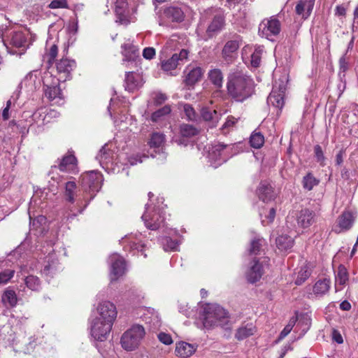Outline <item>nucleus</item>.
Segmentation results:
<instances>
[{"label": "nucleus", "mask_w": 358, "mask_h": 358, "mask_svg": "<svg viewBox=\"0 0 358 358\" xmlns=\"http://www.w3.org/2000/svg\"><path fill=\"white\" fill-rule=\"evenodd\" d=\"M227 87L230 96L237 101H243L253 94L254 82L249 76L236 71L229 76Z\"/></svg>", "instance_id": "obj_1"}, {"label": "nucleus", "mask_w": 358, "mask_h": 358, "mask_svg": "<svg viewBox=\"0 0 358 358\" xmlns=\"http://www.w3.org/2000/svg\"><path fill=\"white\" fill-rule=\"evenodd\" d=\"M203 324L207 329L220 326L230 329L228 313L217 304H206L203 308Z\"/></svg>", "instance_id": "obj_2"}, {"label": "nucleus", "mask_w": 358, "mask_h": 358, "mask_svg": "<svg viewBox=\"0 0 358 358\" xmlns=\"http://www.w3.org/2000/svg\"><path fill=\"white\" fill-rule=\"evenodd\" d=\"M145 336V329L141 325H134L123 334L121 337V344L124 349L133 350L140 344Z\"/></svg>", "instance_id": "obj_3"}, {"label": "nucleus", "mask_w": 358, "mask_h": 358, "mask_svg": "<svg viewBox=\"0 0 358 358\" xmlns=\"http://www.w3.org/2000/svg\"><path fill=\"white\" fill-rule=\"evenodd\" d=\"M82 185L85 192H88L93 198L101 187L102 175L95 171H92L82 175Z\"/></svg>", "instance_id": "obj_4"}, {"label": "nucleus", "mask_w": 358, "mask_h": 358, "mask_svg": "<svg viewBox=\"0 0 358 358\" xmlns=\"http://www.w3.org/2000/svg\"><path fill=\"white\" fill-rule=\"evenodd\" d=\"M280 22L275 16L264 19L259 25V35L271 41H273V36L280 34Z\"/></svg>", "instance_id": "obj_5"}, {"label": "nucleus", "mask_w": 358, "mask_h": 358, "mask_svg": "<svg viewBox=\"0 0 358 358\" xmlns=\"http://www.w3.org/2000/svg\"><path fill=\"white\" fill-rule=\"evenodd\" d=\"M242 44V38L240 35L234 34L226 42L222 50V57L228 64L234 62L237 51Z\"/></svg>", "instance_id": "obj_6"}, {"label": "nucleus", "mask_w": 358, "mask_h": 358, "mask_svg": "<svg viewBox=\"0 0 358 358\" xmlns=\"http://www.w3.org/2000/svg\"><path fill=\"white\" fill-rule=\"evenodd\" d=\"M185 13L181 7L171 6L165 7L159 12V24L164 25L166 22H181L185 20Z\"/></svg>", "instance_id": "obj_7"}, {"label": "nucleus", "mask_w": 358, "mask_h": 358, "mask_svg": "<svg viewBox=\"0 0 358 358\" xmlns=\"http://www.w3.org/2000/svg\"><path fill=\"white\" fill-rule=\"evenodd\" d=\"M113 324L95 318L91 326V334L95 340L103 341L106 340Z\"/></svg>", "instance_id": "obj_8"}, {"label": "nucleus", "mask_w": 358, "mask_h": 358, "mask_svg": "<svg viewBox=\"0 0 358 358\" xmlns=\"http://www.w3.org/2000/svg\"><path fill=\"white\" fill-rule=\"evenodd\" d=\"M97 312L99 316L96 317V319L109 323L113 324L117 317V310L115 306L108 301H104L99 303L97 306Z\"/></svg>", "instance_id": "obj_9"}, {"label": "nucleus", "mask_w": 358, "mask_h": 358, "mask_svg": "<svg viewBox=\"0 0 358 358\" xmlns=\"http://www.w3.org/2000/svg\"><path fill=\"white\" fill-rule=\"evenodd\" d=\"M189 51L182 49L179 53L173 54L169 59L162 62V69L169 72L175 70L178 65L183 64L188 58Z\"/></svg>", "instance_id": "obj_10"}, {"label": "nucleus", "mask_w": 358, "mask_h": 358, "mask_svg": "<svg viewBox=\"0 0 358 358\" xmlns=\"http://www.w3.org/2000/svg\"><path fill=\"white\" fill-rule=\"evenodd\" d=\"M225 24V18L223 15H214L206 30L204 39L208 40L216 36L222 31Z\"/></svg>", "instance_id": "obj_11"}, {"label": "nucleus", "mask_w": 358, "mask_h": 358, "mask_svg": "<svg viewBox=\"0 0 358 358\" xmlns=\"http://www.w3.org/2000/svg\"><path fill=\"white\" fill-rule=\"evenodd\" d=\"M142 219L146 227L151 230H157L163 225L164 222V216L159 210H154L149 212L148 210L142 215Z\"/></svg>", "instance_id": "obj_12"}, {"label": "nucleus", "mask_w": 358, "mask_h": 358, "mask_svg": "<svg viewBox=\"0 0 358 358\" xmlns=\"http://www.w3.org/2000/svg\"><path fill=\"white\" fill-rule=\"evenodd\" d=\"M285 91L286 87L282 81L279 84L278 89H276V86L274 85L267 98V103L281 110L285 104L284 96Z\"/></svg>", "instance_id": "obj_13"}, {"label": "nucleus", "mask_w": 358, "mask_h": 358, "mask_svg": "<svg viewBox=\"0 0 358 358\" xmlns=\"http://www.w3.org/2000/svg\"><path fill=\"white\" fill-rule=\"evenodd\" d=\"M110 260V280H117L125 272L126 263L123 257L118 255H113Z\"/></svg>", "instance_id": "obj_14"}, {"label": "nucleus", "mask_w": 358, "mask_h": 358, "mask_svg": "<svg viewBox=\"0 0 358 358\" xmlns=\"http://www.w3.org/2000/svg\"><path fill=\"white\" fill-rule=\"evenodd\" d=\"M76 62L73 59L62 58L56 64L57 73L59 76V80L63 79L65 81L71 77V72L76 68Z\"/></svg>", "instance_id": "obj_15"}, {"label": "nucleus", "mask_w": 358, "mask_h": 358, "mask_svg": "<svg viewBox=\"0 0 358 358\" xmlns=\"http://www.w3.org/2000/svg\"><path fill=\"white\" fill-rule=\"evenodd\" d=\"M355 217L353 213L349 210H345L338 217L337 224L335 227L334 231L340 234L343 231L349 230L355 222Z\"/></svg>", "instance_id": "obj_16"}, {"label": "nucleus", "mask_w": 358, "mask_h": 358, "mask_svg": "<svg viewBox=\"0 0 358 358\" xmlns=\"http://www.w3.org/2000/svg\"><path fill=\"white\" fill-rule=\"evenodd\" d=\"M203 73V70L199 66H187L184 71L185 75L184 83L185 85L189 87H194L196 83L201 80Z\"/></svg>", "instance_id": "obj_17"}, {"label": "nucleus", "mask_w": 358, "mask_h": 358, "mask_svg": "<svg viewBox=\"0 0 358 358\" xmlns=\"http://www.w3.org/2000/svg\"><path fill=\"white\" fill-rule=\"evenodd\" d=\"M115 13L117 17L116 22L124 25H127L130 23L128 3L126 1L116 0Z\"/></svg>", "instance_id": "obj_18"}, {"label": "nucleus", "mask_w": 358, "mask_h": 358, "mask_svg": "<svg viewBox=\"0 0 358 358\" xmlns=\"http://www.w3.org/2000/svg\"><path fill=\"white\" fill-rule=\"evenodd\" d=\"M316 221V214L314 210L303 208L296 214V222L299 227L306 229L310 227Z\"/></svg>", "instance_id": "obj_19"}, {"label": "nucleus", "mask_w": 358, "mask_h": 358, "mask_svg": "<svg viewBox=\"0 0 358 358\" xmlns=\"http://www.w3.org/2000/svg\"><path fill=\"white\" fill-rule=\"evenodd\" d=\"M58 169L63 172L73 173L77 169V159L73 154H66L60 160Z\"/></svg>", "instance_id": "obj_20"}, {"label": "nucleus", "mask_w": 358, "mask_h": 358, "mask_svg": "<svg viewBox=\"0 0 358 358\" xmlns=\"http://www.w3.org/2000/svg\"><path fill=\"white\" fill-rule=\"evenodd\" d=\"M254 264L251 266L246 273V278L250 283H255L260 280L264 271L262 265L256 259L253 260Z\"/></svg>", "instance_id": "obj_21"}, {"label": "nucleus", "mask_w": 358, "mask_h": 358, "mask_svg": "<svg viewBox=\"0 0 358 358\" xmlns=\"http://www.w3.org/2000/svg\"><path fill=\"white\" fill-rule=\"evenodd\" d=\"M257 194L260 200L268 202L275 198L274 191L268 183L261 182L257 189Z\"/></svg>", "instance_id": "obj_22"}, {"label": "nucleus", "mask_w": 358, "mask_h": 358, "mask_svg": "<svg viewBox=\"0 0 358 358\" xmlns=\"http://www.w3.org/2000/svg\"><path fill=\"white\" fill-rule=\"evenodd\" d=\"M114 152L108 148V145L105 144L99 150L96 159L99 162L100 165L104 168L110 163H113Z\"/></svg>", "instance_id": "obj_23"}, {"label": "nucleus", "mask_w": 358, "mask_h": 358, "mask_svg": "<svg viewBox=\"0 0 358 358\" xmlns=\"http://www.w3.org/2000/svg\"><path fill=\"white\" fill-rule=\"evenodd\" d=\"M201 115L203 120L209 122L212 127H215L220 119V114L215 110L203 107L201 110Z\"/></svg>", "instance_id": "obj_24"}, {"label": "nucleus", "mask_w": 358, "mask_h": 358, "mask_svg": "<svg viewBox=\"0 0 358 358\" xmlns=\"http://www.w3.org/2000/svg\"><path fill=\"white\" fill-rule=\"evenodd\" d=\"M331 282L329 279H321L315 283L313 287V292L317 296H322L329 292Z\"/></svg>", "instance_id": "obj_25"}, {"label": "nucleus", "mask_w": 358, "mask_h": 358, "mask_svg": "<svg viewBox=\"0 0 358 358\" xmlns=\"http://www.w3.org/2000/svg\"><path fill=\"white\" fill-rule=\"evenodd\" d=\"M227 145L221 143H217L213 145L211 150L209 151V157L210 159L218 162V164H221L222 162L226 161V158L223 157V152L226 148Z\"/></svg>", "instance_id": "obj_26"}, {"label": "nucleus", "mask_w": 358, "mask_h": 358, "mask_svg": "<svg viewBox=\"0 0 358 358\" xmlns=\"http://www.w3.org/2000/svg\"><path fill=\"white\" fill-rule=\"evenodd\" d=\"M27 38L22 31H13L10 35L9 44L15 48H22L25 45Z\"/></svg>", "instance_id": "obj_27"}, {"label": "nucleus", "mask_w": 358, "mask_h": 358, "mask_svg": "<svg viewBox=\"0 0 358 358\" xmlns=\"http://www.w3.org/2000/svg\"><path fill=\"white\" fill-rule=\"evenodd\" d=\"M208 78L215 88L220 89L223 84V74L220 69H213L208 73Z\"/></svg>", "instance_id": "obj_28"}, {"label": "nucleus", "mask_w": 358, "mask_h": 358, "mask_svg": "<svg viewBox=\"0 0 358 358\" xmlns=\"http://www.w3.org/2000/svg\"><path fill=\"white\" fill-rule=\"evenodd\" d=\"M196 350V348L191 344L186 342H180L176 348L177 355L182 357L191 356Z\"/></svg>", "instance_id": "obj_29"}, {"label": "nucleus", "mask_w": 358, "mask_h": 358, "mask_svg": "<svg viewBox=\"0 0 358 358\" xmlns=\"http://www.w3.org/2000/svg\"><path fill=\"white\" fill-rule=\"evenodd\" d=\"M275 243L279 250L287 251L293 247L294 239L288 235H281L276 238Z\"/></svg>", "instance_id": "obj_30"}, {"label": "nucleus", "mask_w": 358, "mask_h": 358, "mask_svg": "<svg viewBox=\"0 0 358 358\" xmlns=\"http://www.w3.org/2000/svg\"><path fill=\"white\" fill-rule=\"evenodd\" d=\"M1 301L5 306H8L10 307L15 306L17 303V297L15 292L8 288L2 294Z\"/></svg>", "instance_id": "obj_31"}, {"label": "nucleus", "mask_w": 358, "mask_h": 358, "mask_svg": "<svg viewBox=\"0 0 358 358\" xmlns=\"http://www.w3.org/2000/svg\"><path fill=\"white\" fill-rule=\"evenodd\" d=\"M255 328L252 324H248L245 326L239 327L235 334V337L238 341L243 340L255 333Z\"/></svg>", "instance_id": "obj_32"}, {"label": "nucleus", "mask_w": 358, "mask_h": 358, "mask_svg": "<svg viewBox=\"0 0 358 358\" xmlns=\"http://www.w3.org/2000/svg\"><path fill=\"white\" fill-rule=\"evenodd\" d=\"M301 183L304 189L310 191L314 187L319 185L320 180L315 178L313 173L308 172L305 176H303Z\"/></svg>", "instance_id": "obj_33"}, {"label": "nucleus", "mask_w": 358, "mask_h": 358, "mask_svg": "<svg viewBox=\"0 0 358 358\" xmlns=\"http://www.w3.org/2000/svg\"><path fill=\"white\" fill-rule=\"evenodd\" d=\"M77 185L75 181H69L65 184L64 199L66 201L73 203Z\"/></svg>", "instance_id": "obj_34"}, {"label": "nucleus", "mask_w": 358, "mask_h": 358, "mask_svg": "<svg viewBox=\"0 0 358 358\" xmlns=\"http://www.w3.org/2000/svg\"><path fill=\"white\" fill-rule=\"evenodd\" d=\"M123 49L122 55H124V62H130L134 60L137 56L138 50L132 45L129 43H124L122 45Z\"/></svg>", "instance_id": "obj_35"}, {"label": "nucleus", "mask_w": 358, "mask_h": 358, "mask_svg": "<svg viewBox=\"0 0 358 358\" xmlns=\"http://www.w3.org/2000/svg\"><path fill=\"white\" fill-rule=\"evenodd\" d=\"M265 244V240L261 237H255L251 241L248 252L250 255H257L260 254L262 247Z\"/></svg>", "instance_id": "obj_36"}, {"label": "nucleus", "mask_w": 358, "mask_h": 358, "mask_svg": "<svg viewBox=\"0 0 358 358\" xmlns=\"http://www.w3.org/2000/svg\"><path fill=\"white\" fill-rule=\"evenodd\" d=\"M180 134L182 138H191L199 134V130L193 125L182 124L180 127Z\"/></svg>", "instance_id": "obj_37"}, {"label": "nucleus", "mask_w": 358, "mask_h": 358, "mask_svg": "<svg viewBox=\"0 0 358 358\" xmlns=\"http://www.w3.org/2000/svg\"><path fill=\"white\" fill-rule=\"evenodd\" d=\"M250 145L254 148H260L264 143V136L261 132L257 131L255 130L252 133L250 136Z\"/></svg>", "instance_id": "obj_38"}, {"label": "nucleus", "mask_w": 358, "mask_h": 358, "mask_svg": "<svg viewBox=\"0 0 358 358\" xmlns=\"http://www.w3.org/2000/svg\"><path fill=\"white\" fill-rule=\"evenodd\" d=\"M27 287L32 291H39L41 289V280L35 275H28L25 279Z\"/></svg>", "instance_id": "obj_39"}, {"label": "nucleus", "mask_w": 358, "mask_h": 358, "mask_svg": "<svg viewBox=\"0 0 358 358\" xmlns=\"http://www.w3.org/2000/svg\"><path fill=\"white\" fill-rule=\"evenodd\" d=\"M165 141V136L163 134L155 132L151 135L149 145L151 148H159Z\"/></svg>", "instance_id": "obj_40"}, {"label": "nucleus", "mask_w": 358, "mask_h": 358, "mask_svg": "<svg viewBox=\"0 0 358 358\" xmlns=\"http://www.w3.org/2000/svg\"><path fill=\"white\" fill-rule=\"evenodd\" d=\"M171 109L170 106L166 105L152 114L151 120L155 122H158L160 120H162L163 117L169 115L171 113Z\"/></svg>", "instance_id": "obj_41"}, {"label": "nucleus", "mask_w": 358, "mask_h": 358, "mask_svg": "<svg viewBox=\"0 0 358 358\" xmlns=\"http://www.w3.org/2000/svg\"><path fill=\"white\" fill-rule=\"evenodd\" d=\"M336 279L340 285H345L348 280V272L345 266H338Z\"/></svg>", "instance_id": "obj_42"}, {"label": "nucleus", "mask_w": 358, "mask_h": 358, "mask_svg": "<svg viewBox=\"0 0 358 358\" xmlns=\"http://www.w3.org/2000/svg\"><path fill=\"white\" fill-rule=\"evenodd\" d=\"M125 89L129 92H132L137 86V81L135 79L134 72L129 71L126 73L125 78Z\"/></svg>", "instance_id": "obj_43"}, {"label": "nucleus", "mask_w": 358, "mask_h": 358, "mask_svg": "<svg viewBox=\"0 0 358 358\" xmlns=\"http://www.w3.org/2000/svg\"><path fill=\"white\" fill-rule=\"evenodd\" d=\"M60 94L61 90L58 85H46V88L45 89V95L48 99L53 100L58 97Z\"/></svg>", "instance_id": "obj_44"}, {"label": "nucleus", "mask_w": 358, "mask_h": 358, "mask_svg": "<svg viewBox=\"0 0 358 358\" xmlns=\"http://www.w3.org/2000/svg\"><path fill=\"white\" fill-rule=\"evenodd\" d=\"M310 274L311 271L308 267H301L295 280V284L301 285L310 277Z\"/></svg>", "instance_id": "obj_45"}, {"label": "nucleus", "mask_w": 358, "mask_h": 358, "mask_svg": "<svg viewBox=\"0 0 358 358\" xmlns=\"http://www.w3.org/2000/svg\"><path fill=\"white\" fill-rule=\"evenodd\" d=\"M15 271L13 269H5L0 272V285L7 283L14 275Z\"/></svg>", "instance_id": "obj_46"}, {"label": "nucleus", "mask_w": 358, "mask_h": 358, "mask_svg": "<svg viewBox=\"0 0 358 358\" xmlns=\"http://www.w3.org/2000/svg\"><path fill=\"white\" fill-rule=\"evenodd\" d=\"M178 242L170 237H165L163 239V245L164 250H176L178 247Z\"/></svg>", "instance_id": "obj_47"}, {"label": "nucleus", "mask_w": 358, "mask_h": 358, "mask_svg": "<svg viewBox=\"0 0 358 358\" xmlns=\"http://www.w3.org/2000/svg\"><path fill=\"white\" fill-rule=\"evenodd\" d=\"M237 120H238V119L235 118L234 117H233L231 115L228 116L227 121L224 122V124L221 127V130L222 131V133H224V134L228 133L229 131V129L233 127L236 124Z\"/></svg>", "instance_id": "obj_48"}, {"label": "nucleus", "mask_w": 358, "mask_h": 358, "mask_svg": "<svg viewBox=\"0 0 358 358\" xmlns=\"http://www.w3.org/2000/svg\"><path fill=\"white\" fill-rule=\"evenodd\" d=\"M183 110L187 116V118L189 120H196V114L194 109V108L192 106V105L189 103H185L183 105Z\"/></svg>", "instance_id": "obj_49"}, {"label": "nucleus", "mask_w": 358, "mask_h": 358, "mask_svg": "<svg viewBox=\"0 0 358 358\" xmlns=\"http://www.w3.org/2000/svg\"><path fill=\"white\" fill-rule=\"evenodd\" d=\"M314 153L317 162L320 163V164H323L325 160V157L324 155L322 148L320 145L314 146Z\"/></svg>", "instance_id": "obj_50"}, {"label": "nucleus", "mask_w": 358, "mask_h": 358, "mask_svg": "<svg viewBox=\"0 0 358 358\" xmlns=\"http://www.w3.org/2000/svg\"><path fill=\"white\" fill-rule=\"evenodd\" d=\"M68 7L66 0H52L48 5V8L51 9L68 8Z\"/></svg>", "instance_id": "obj_51"}, {"label": "nucleus", "mask_w": 358, "mask_h": 358, "mask_svg": "<svg viewBox=\"0 0 358 358\" xmlns=\"http://www.w3.org/2000/svg\"><path fill=\"white\" fill-rule=\"evenodd\" d=\"M58 52V48L56 45H52L50 48L48 53L47 54L48 62H52L56 58Z\"/></svg>", "instance_id": "obj_52"}, {"label": "nucleus", "mask_w": 358, "mask_h": 358, "mask_svg": "<svg viewBox=\"0 0 358 358\" xmlns=\"http://www.w3.org/2000/svg\"><path fill=\"white\" fill-rule=\"evenodd\" d=\"M158 338L160 342L165 345H170L173 343L171 335L164 332H161L158 334Z\"/></svg>", "instance_id": "obj_53"}, {"label": "nucleus", "mask_w": 358, "mask_h": 358, "mask_svg": "<svg viewBox=\"0 0 358 358\" xmlns=\"http://www.w3.org/2000/svg\"><path fill=\"white\" fill-rule=\"evenodd\" d=\"M261 62L260 52L258 51L254 52L251 55V65L253 67H258Z\"/></svg>", "instance_id": "obj_54"}, {"label": "nucleus", "mask_w": 358, "mask_h": 358, "mask_svg": "<svg viewBox=\"0 0 358 358\" xmlns=\"http://www.w3.org/2000/svg\"><path fill=\"white\" fill-rule=\"evenodd\" d=\"M345 148H342L339 150V152L336 155V165L341 166L343 162L344 157L345 156Z\"/></svg>", "instance_id": "obj_55"}, {"label": "nucleus", "mask_w": 358, "mask_h": 358, "mask_svg": "<svg viewBox=\"0 0 358 358\" xmlns=\"http://www.w3.org/2000/svg\"><path fill=\"white\" fill-rule=\"evenodd\" d=\"M155 55V50L153 48H145L143 51V56L147 59H152Z\"/></svg>", "instance_id": "obj_56"}, {"label": "nucleus", "mask_w": 358, "mask_h": 358, "mask_svg": "<svg viewBox=\"0 0 358 358\" xmlns=\"http://www.w3.org/2000/svg\"><path fill=\"white\" fill-rule=\"evenodd\" d=\"M314 2H315V0H306L305 1V3H306V9L305 10H306V15L304 16L305 19L308 18L309 17V15H310L312 10H313V6H314Z\"/></svg>", "instance_id": "obj_57"}, {"label": "nucleus", "mask_w": 358, "mask_h": 358, "mask_svg": "<svg viewBox=\"0 0 358 358\" xmlns=\"http://www.w3.org/2000/svg\"><path fill=\"white\" fill-rule=\"evenodd\" d=\"M306 9V3L304 1H300L296 6V13L298 15H303V17L304 18V16L306 15V13H304Z\"/></svg>", "instance_id": "obj_58"}, {"label": "nucleus", "mask_w": 358, "mask_h": 358, "mask_svg": "<svg viewBox=\"0 0 358 358\" xmlns=\"http://www.w3.org/2000/svg\"><path fill=\"white\" fill-rule=\"evenodd\" d=\"M346 54H347V52L339 59L340 69L343 72L346 71L348 70V62L346 61V59H345Z\"/></svg>", "instance_id": "obj_59"}, {"label": "nucleus", "mask_w": 358, "mask_h": 358, "mask_svg": "<svg viewBox=\"0 0 358 358\" xmlns=\"http://www.w3.org/2000/svg\"><path fill=\"white\" fill-rule=\"evenodd\" d=\"M167 97L165 94L159 93L156 95L154 102L157 106L162 105L166 100Z\"/></svg>", "instance_id": "obj_60"}, {"label": "nucleus", "mask_w": 358, "mask_h": 358, "mask_svg": "<svg viewBox=\"0 0 358 358\" xmlns=\"http://www.w3.org/2000/svg\"><path fill=\"white\" fill-rule=\"evenodd\" d=\"M333 340L338 344L343 343V339L341 334L337 330H334L332 333Z\"/></svg>", "instance_id": "obj_61"}, {"label": "nucleus", "mask_w": 358, "mask_h": 358, "mask_svg": "<svg viewBox=\"0 0 358 358\" xmlns=\"http://www.w3.org/2000/svg\"><path fill=\"white\" fill-rule=\"evenodd\" d=\"M292 331V329L290 327V325H286L285 328L282 329V331L280 332L279 335V339H282L285 336H287L290 331Z\"/></svg>", "instance_id": "obj_62"}, {"label": "nucleus", "mask_w": 358, "mask_h": 358, "mask_svg": "<svg viewBox=\"0 0 358 358\" xmlns=\"http://www.w3.org/2000/svg\"><path fill=\"white\" fill-rule=\"evenodd\" d=\"M130 247L132 250H136L138 251H142L143 250V248L144 247V245L140 243H137V242H135V241H131L130 243Z\"/></svg>", "instance_id": "obj_63"}, {"label": "nucleus", "mask_w": 358, "mask_h": 358, "mask_svg": "<svg viewBox=\"0 0 358 358\" xmlns=\"http://www.w3.org/2000/svg\"><path fill=\"white\" fill-rule=\"evenodd\" d=\"M335 11H336V15H337L338 16H344V15H345V13H346L345 8L342 6H337Z\"/></svg>", "instance_id": "obj_64"}]
</instances>
